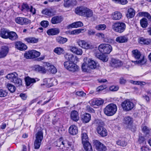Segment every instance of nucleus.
Here are the masks:
<instances>
[{"label": "nucleus", "instance_id": "61", "mask_svg": "<svg viewBox=\"0 0 151 151\" xmlns=\"http://www.w3.org/2000/svg\"><path fill=\"white\" fill-rule=\"evenodd\" d=\"M138 142L140 144H145V141L144 137L143 136L139 137L138 139Z\"/></svg>", "mask_w": 151, "mask_h": 151}, {"label": "nucleus", "instance_id": "53", "mask_svg": "<svg viewBox=\"0 0 151 151\" xmlns=\"http://www.w3.org/2000/svg\"><path fill=\"white\" fill-rule=\"evenodd\" d=\"M117 145L123 147L127 145V142L124 140H119L116 142Z\"/></svg>", "mask_w": 151, "mask_h": 151}, {"label": "nucleus", "instance_id": "40", "mask_svg": "<svg viewBox=\"0 0 151 151\" xmlns=\"http://www.w3.org/2000/svg\"><path fill=\"white\" fill-rule=\"evenodd\" d=\"M84 148L86 151H93L91 145L89 142H86L83 144Z\"/></svg>", "mask_w": 151, "mask_h": 151}, {"label": "nucleus", "instance_id": "26", "mask_svg": "<svg viewBox=\"0 0 151 151\" xmlns=\"http://www.w3.org/2000/svg\"><path fill=\"white\" fill-rule=\"evenodd\" d=\"M71 118L72 120L75 122L78 121L79 119L78 112L75 110L72 111L70 114Z\"/></svg>", "mask_w": 151, "mask_h": 151}, {"label": "nucleus", "instance_id": "20", "mask_svg": "<svg viewBox=\"0 0 151 151\" xmlns=\"http://www.w3.org/2000/svg\"><path fill=\"white\" fill-rule=\"evenodd\" d=\"M122 17V14L118 11L113 12L111 15L112 19L114 20H117L120 19Z\"/></svg>", "mask_w": 151, "mask_h": 151}, {"label": "nucleus", "instance_id": "42", "mask_svg": "<svg viewBox=\"0 0 151 151\" xmlns=\"http://www.w3.org/2000/svg\"><path fill=\"white\" fill-rule=\"evenodd\" d=\"M83 26V23L80 21L74 22L70 25V26L72 28H77Z\"/></svg>", "mask_w": 151, "mask_h": 151}, {"label": "nucleus", "instance_id": "64", "mask_svg": "<svg viewBox=\"0 0 151 151\" xmlns=\"http://www.w3.org/2000/svg\"><path fill=\"white\" fill-rule=\"evenodd\" d=\"M96 33V31L93 29H89L88 30V36L94 35Z\"/></svg>", "mask_w": 151, "mask_h": 151}, {"label": "nucleus", "instance_id": "19", "mask_svg": "<svg viewBox=\"0 0 151 151\" xmlns=\"http://www.w3.org/2000/svg\"><path fill=\"white\" fill-rule=\"evenodd\" d=\"M46 66L47 68V70L49 72L52 74H55L57 72V70L55 67L51 64L46 63Z\"/></svg>", "mask_w": 151, "mask_h": 151}, {"label": "nucleus", "instance_id": "15", "mask_svg": "<svg viewBox=\"0 0 151 151\" xmlns=\"http://www.w3.org/2000/svg\"><path fill=\"white\" fill-rule=\"evenodd\" d=\"M84 60H86L91 69H95L96 68V62L91 59L85 58L84 59Z\"/></svg>", "mask_w": 151, "mask_h": 151}, {"label": "nucleus", "instance_id": "54", "mask_svg": "<svg viewBox=\"0 0 151 151\" xmlns=\"http://www.w3.org/2000/svg\"><path fill=\"white\" fill-rule=\"evenodd\" d=\"M130 82L134 84L140 85L141 86L145 85V83L142 81H135L133 80H131Z\"/></svg>", "mask_w": 151, "mask_h": 151}, {"label": "nucleus", "instance_id": "30", "mask_svg": "<svg viewBox=\"0 0 151 151\" xmlns=\"http://www.w3.org/2000/svg\"><path fill=\"white\" fill-rule=\"evenodd\" d=\"M81 118L83 122L87 123L91 120V115L90 114L86 113L83 114L81 116Z\"/></svg>", "mask_w": 151, "mask_h": 151}, {"label": "nucleus", "instance_id": "35", "mask_svg": "<svg viewBox=\"0 0 151 151\" xmlns=\"http://www.w3.org/2000/svg\"><path fill=\"white\" fill-rule=\"evenodd\" d=\"M18 38V36L15 32L12 31L9 32L8 38L12 40H14Z\"/></svg>", "mask_w": 151, "mask_h": 151}, {"label": "nucleus", "instance_id": "23", "mask_svg": "<svg viewBox=\"0 0 151 151\" xmlns=\"http://www.w3.org/2000/svg\"><path fill=\"white\" fill-rule=\"evenodd\" d=\"M83 63L81 66V69L82 71L84 72H90L91 71V69L87 64L86 60H84Z\"/></svg>", "mask_w": 151, "mask_h": 151}, {"label": "nucleus", "instance_id": "21", "mask_svg": "<svg viewBox=\"0 0 151 151\" xmlns=\"http://www.w3.org/2000/svg\"><path fill=\"white\" fill-rule=\"evenodd\" d=\"M60 30L57 28H51L48 29L47 33L49 35H54L59 33Z\"/></svg>", "mask_w": 151, "mask_h": 151}, {"label": "nucleus", "instance_id": "63", "mask_svg": "<svg viewBox=\"0 0 151 151\" xmlns=\"http://www.w3.org/2000/svg\"><path fill=\"white\" fill-rule=\"evenodd\" d=\"M97 99H92L89 102L91 106H97Z\"/></svg>", "mask_w": 151, "mask_h": 151}, {"label": "nucleus", "instance_id": "8", "mask_svg": "<svg viewBox=\"0 0 151 151\" xmlns=\"http://www.w3.org/2000/svg\"><path fill=\"white\" fill-rule=\"evenodd\" d=\"M40 55V52L35 50H32L26 52L24 54V56L27 59L33 58L38 57Z\"/></svg>", "mask_w": 151, "mask_h": 151}, {"label": "nucleus", "instance_id": "22", "mask_svg": "<svg viewBox=\"0 0 151 151\" xmlns=\"http://www.w3.org/2000/svg\"><path fill=\"white\" fill-rule=\"evenodd\" d=\"M24 41L27 42V44H34L38 42V39L34 37H27L24 39Z\"/></svg>", "mask_w": 151, "mask_h": 151}, {"label": "nucleus", "instance_id": "58", "mask_svg": "<svg viewBox=\"0 0 151 151\" xmlns=\"http://www.w3.org/2000/svg\"><path fill=\"white\" fill-rule=\"evenodd\" d=\"M142 15L146 17L149 20L151 21V16L150 14L147 12H142Z\"/></svg>", "mask_w": 151, "mask_h": 151}, {"label": "nucleus", "instance_id": "50", "mask_svg": "<svg viewBox=\"0 0 151 151\" xmlns=\"http://www.w3.org/2000/svg\"><path fill=\"white\" fill-rule=\"evenodd\" d=\"M42 141L35 139L34 142V147L35 149H39L41 144Z\"/></svg>", "mask_w": 151, "mask_h": 151}, {"label": "nucleus", "instance_id": "2", "mask_svg": "<svg viewBox=\"0 0 151 151\" xmlns=\"http://www.w3.org/2000/svg\"><path fill=\"white\" fill-rule=\"evenodd\" d=\"M126 28L125 23L122 22H114L111 26V29L114 31L119 33L123 32L125 30Z\"/></svg>", "mask_w": 151, "mask_h": 151}, {"label": "nucleus", "instance_id": "52", "mask_svg": "<svg viewBox=\"0 0 151 151\" xmlns=\"http://www.w3.org/2000/svg\"><path fill=\"white\" fill-rule=\"evenodd\" d=\"M29 7L28 5L26 3H24L22 6V9H21L22 11L25 10L26 11H29Z\"/></svg>", "mask_w": 151, "mask_h": 151}, {"label": "nucleus", "instance_id": "13", "mask_svg": "<svg viewBox=\"0 0 151 151\" xmlns=\"http://www.w3.org/2000/svg\"><path fill=\"white\" fill-rule=\"evenodd\" d=\"M9 51V48L6 46H3L0 50V58L5 57L7 55Z\"/></svg>", "mask_w": 151, "mask_h": 151}, {"label": "nucleus", "instance_id": "11", "mask_svg": "<svg viewBox=\"0 0 151 151\" xmlns=\"http://www.w3.org/2000/svg\"><path fill=\"white\" fill-rule=\"evenodd\" d=\"M16 22L21 25L27 24L29 23V19L26 18L18 17L15 19Z\"/></svg>", "mask_w": 151, "mask_h": 151}, {"label": "nucleus", "instance_id": "24", "mask_svg": "<svg viewBox=\"0 0 151 151\" xmlns=\"http://www.w3.org/2000/svg\"><path fill=\"white\" fill-rule=\"evenodd\" d=\"M69 132L72 135H75L78 132L77 127L75 125H71L69 128Z\"/></svg>", "mask_w": 151, "mask_h": 151}, {"label": "nucleus", "instance_id": "10", "mask_svg": "<svg viewBox=\"0 0 151 151\" xmlns=\"http://www.w3.org/2000/svg\"><path fill=\"white\" fill-rule=\"evenodd\" d=\"M77 42L79 46L84 49H91L92 47V45H90L84 40H78Z\"/></svg>", "mask_w": 151, "mask_h": 151}, {"label": "nucleus", "instance_id": "59", "mask_svg": "<svg viewBox=\"0 0 151 151\" xmlns=\"http://www.w3.org/2000/svg\"><path fill=\"white\" fill-rule=\"evenodd\" d=\"M40 25L44 28H46L49 25V22L47 21H43L40 22Z\"/></svg>", "mask_w": 151, "mask_h": 151}, {"label": "nucleus", "instance_id": "6", "mask_svg": "<svg viewBox=\"0 0 151 151\" xmlns=\"http://www.w3.org/2000/svg\"><path fill=\"white\" fill-rule=\"evenodd\" d=\"M68 61H66L64 63L65 68L70 71L75 72L78 69V66L74 63Z\"/></svg>", "mask_w": 151, "mask_h": 151}, {"label": "nucleus", "instance_id": "46", "mask_svg": "<svg viewBox=\"0 0 151 151\" xmlns=\"http://www.w3.org/2000/svg\"><path fill=\"white\" fill-rule=\"evenodd\" d=\"M81 137L83 144L85 143H86V142H88V136L86 133H82L81 134Z\"/></svg>", "mask_w": 151, "mask_h": 151}, {"label": "nucleus", "instance_id": "51", "mask_svg": "<svg viewBox=\"0 0 151 151\" xmlns=\"http://www.w3.org/2000/svg\"><path fill=\"white\" fill-rule=\"evenodd\" d=\"M7 87L8 90L12 93L14 92L16 90V87L14 85L10 84H8L7 85Z\"/></svg>", "mask_w": 151, "mask_h": 151}, {"label": "nucleus", "instance_id": "36", "mask_svg": "<svg viewBox=\"0 0 151 151\" xmlns=\"http://www.w3.org/2000/svg\"><path fill=\"white\" fill-rule=\"evenodd\" d=\"M42 13L43 14L49 16H52L54 14L52 9H47L42 10Z\"/></svg>", "mask_w": 151, "mask_h": 151}, {"label": "nucleus", "instance_id": "28", "mask_svg": "<svg viewBox=\"0 0 151 151\" xmlns=\"http://www.w3.org/2000/svg\"><path fill=\"white\" fill-rule=\"evenodd\" d=\"M65 59L68 61L74 62L75 57L74 55L70 53H66L64 55Z\"/></svg>", "mask_w": 151, "mask_h": 151}, {"label": "nucleus", "instance_id": "25", "mask_svg": "<svg viewBox=\"0 0 151 151\" xmlns=\"http://www.w3.org/2000/svg\"><path fill=\"white\" fill-rule=\"evenodd\" d=\"M93 15V12L92 10L86 7L83 16L89 18L92 17Z\"/></svg>", "mask_w": 151, "mask_h": 151}, {"label": "nucleus", "instance_id": "57", "mask_svg": "<svg viewBox=\"0 0 151 151\" xmlns=\"http://www.w3.org/2000/svg\"><path fill=\"white\" fill-rule=\"evenodd\" d=\"M77 1L76 0H72L70 1L69 3L68 4L67 6V7H68L71 6H75L77 4Z\"/></svg>", "mask_w": 151, "mask_h": 151}, {"label": "nucleus", "instance_id": "31", "mask_svg": "<svg viewBox=\"0 0 151 151\" xmlns=\"http://www.w3.org/2000/svg\"><path fill=\"white\" fill-rule=\"evenodd\" d=\"M9 32L7 29H1L0 32V36L2 38L7 39Z\"/></svg>", "mask_w": 151, "mask_h": 151}, {"label": "nucleus", "instance_id": "49", "mask_svg": "<svg viewBox=\"0 0 151 151\" xmlns=\"http://www.w3.org/2000/svg\"><path fill=\"white\" fill-rule=\"evenodd\" d=\"M54 51L58 55H60L63 53L64 50L61 47H57L54 49Z\"/></svg>", "mask_w": 151, "mask_h": 151}, {"label": "nucleus", "instance_id": "1", "mask_svg": "<svg viewBox=\"0 0 151 151\" xmlns=\"http://www.w3.org/2000/svg\"><path fill=\"white\" fill-rule=\"evenodd\" d=\"M94 123L97 127V133L102 137L106 136L107 135V132L103 126L104 124V122L101 120L97 119L95 120Z\"/></svg>", "mask_w": 151, "mask_h": 151}, {"label": "nucleus", "instance_id": "60", "mask_svg": "<svg viewBox=\"0 0 151 151\" xmlns=\"http://www.w3.org/2000/svg\"><path fill=\"white\" fill-rule=\"evenodd\" d=\"M132 66V64L130 62L128 61L126 63H124L123 65V67L126 68L128 70Z\"/></svg>", "mask_w": 151, "mask_h": 151}, {"label": "nucleus", "instance_id": "45", "mask_svg": "<svg viewBox=\"0 0 151 151\" xmlns=\"http://www.w3.org/2000/svg\"><path fill=\"white\" fill-rule=\"evenodd\" d=\"M86 31V29H77L71 31V34L75 35H78L80 33L83 32H82L83 31L85 32Z\"/></svg>", "mask_w": 151, "mask_h": 151}, {"label": "nucleus", "instance_id": "62", "mask_svg": "<svg viewBox=\"0 0 151 151\" xmlns=\"http://www.w3.org/2000/svg\"><path fill=\"white\" fill-rule=\"evenodd\" d=\"M118 86H112L109 87V90L112 91H117L119 89Z\"/></svg>", "mask_w": 151, "mask_h": 151}, {"label": "nucleus", "instance_id": "55", "mask_svg": "<svg viewBox=\"0 0 151 151\" xmlns=\"http://www.w3.org/2000/svg\"><path fill=\"white\" fill-rule=\"evenodd\" d=\"M99 39H103V40L105 38V35L102 33H97L95 35Z\"/></svg>", "mask_w": 151, "mask_h": 151}, {"label": "nucleus", "instance_id": "9", "mask_svg": "<svg viewBox=\"0 0 151 151\" xmlns=\"http://www.w3.org/2000/svg\"><path fill=\"white\" fill-rule=\"evenodd\" d=\"M15 47L20 51H24L27 48V45L22 42L19 41L15 42Z\"/></svg>", "mask_w": 151, "mask_h": 151}, {"label": "nucleus", "instance_id": "18", "mask_svg": "<svg viewBox=\"0 0 151 151\" xmlns=\"http://www.w3.org/2000/svg\"><path fill=\"white\" fill-rule=\"evenodd\" d=\"M95 145L96 149L98 151H105L106 150L105 145L98 141H96Z\"/></svg>", "mask_w": 151, "mask_h": 151}, {"label": "nucleus", "instance_id": "33", "mask_svg": "<svg viewBox=\"0 0 151 151\" xmlns=\"http://www.w3.org/2000/svg\"><path fill=\"white\" fill-rule=\"evenodd\" d=\"M18 75L16 73H12L8 74L6 77L10 81L13 82L14 80H15L17 78Z\"/></svg>", "mask_w": 151, "mask_h": 151}, {"label": "nucleus", "instance_id": "34", "mask_svg": "<svg viewBox=\"0 0 151 151\" xmlns=\"http://www.w3.org/2000/svg\"><path fill=\"white\" fill-rule=\"evenodd\" d=\"M124 123L129 126L131 125L133 123V119L129 116L125 117L124 119Z\"/></svg>", "mask_w": 151, "mask_h": 151}, {"label": "nucleus", "instance_id": "44", "mask_svg": "<svg viewBox=\"0 0 151 151\" xmlns=\"http://www.w3.org/2000/svg\"><path fill=\"white\" fill-rule=\"evenodd\" d=\"M142 130L147 137H149L151 136V130H149L147 127H144L142 129Z\"/></svg>", "mask_w": 151, "mask_h": 151}, {"label": "nucleus", "instance_id": "12", "mask_svg": "<svg viewBox=\"0 0 151 151\" xmlns=\"http://www.w3.org/2000/svg\"><path fill=\"white\" fill-rule=\"evenodd\" d=\"M110 64L111 66L114 68L119 67L122 65V62L119 60L112 58L110 61Z\"/></svg>", "mask_w": 151, "mask_h": 151}, {"label": "nucleus", "instance_id": "3", "mask_svg": "<svg viewBox=\"0 0 151 151\" xmlns=\"http://www.w3.org/2000/svg\"><path fill=\"white\" fill-rule=\"evenodd\" d=\"M132 56L136 59H139L141 57L142 59L138 61L134 62L135 64H139V65H143L146 63V59L145 58V56H142L140 52L137 50H133L132 51Z\"/></svg>", "mask_w": 151, "mask_h": 151}, {"label": "nucleus", "instance_id": "29", "mask_svg": "<svg viewBox=\"0 0 151 151\" xmlns=\"http://www.w3.org/2000/svg\"><path fill=\"white\" fill-rule=\"evenodd\" d=\"M85 8V6H83L78 7L76 8L75 12L76 14L79 15L83 16Z\"/></svg>", "mask_w": 151, "mask_h": 151}, {"label": "nucleus", "instance_id": "27", "mask_svg": "<svg viewBox=\"0 0 151 151\" xmlns=\"http://www.w3.org/2000/svg\"><path fill=\"white\" fill-rule=\"evenodd\" d=\"M63 18L61 16H56L52 17L51 19V22L53 24L60 23L63 21Z\"/></svg>", "mask_w": 151, "mask_h": 151}, {"label": "nucleus", "instance_id": "5", "mask_svg": "<svg viewBox=\"0 0 151 151\" xmlns=\"http://www.w3.org/2000/svg\"><path fill=\"white\" fill-rule=\"evenodd\" d=\"M99 51L102 54H109L112 51V46L109 44H102L98 47Z\"/></svg>", "mask_w": 151, "mask_h": 151}, {"label": "nucleus", "instance_id": "16", "mask_svg": "<svg viewBox=\"0 0 151 151\" xmlns=\"http://www.w3.org/2000/svg\"><path fill=\"white\" fill-rule=\"evenodd\" d=\"M39 79L37 78H32L28 76L25 78V81L27 86H32L36 81H39Z\"/></svg>", "mask_w": 151, "mask_h": 151}, {"label": "nucleus", "instance_id": "38", "mask_svg": "<svg viewBox=\"0 0 151 151\" xmlns=\"http://www.w3.org/2000/svg\"><path fill=\"white\" fill-rule=\"evenodd\" d=\"M57 142V145L58 146L60 147L62 145L63 146L67 147V141L63 140L62 138H60Z\"/></svg>", "mask_w": 151, "mask_h": 151}, {"label": "nucleus", "instance_id": "17", "mask_svg": "<svg viewBox=\"0 0 151 151\" xmlns=\"http://www.w3.org/2000/svg\"><path fill=\"white\" fill-rule=\"evenodd\" d=\"M128 38L126 35L120 36L117 37L116 39V41L119 43H124L127 42Z\"/></svg>", "mask_w": 151, "mask_h": 151}, {"label": "nucleus", "instance_id": "41", "mask_svg": "<svg viewBox=\"0 0 151 151\" xmlns=\"http://www.w3.org/2000/svg\"><path fill=\"white\" fill-rule=\"evenodd\" d=\"M140 22L141 26L143 28H146L148 26L147 20L145 18H143L141 19Z\"/></svg>", "mask_w": 151, "mask_h": 151}, {"label": "nucleus", "instance_id": "56", "mask_svg": "<svg viewBox=\"0 0 151 151\" xmlns=\"http://www.w3.org/2000/svg\"><path fill=\"white\" fill-rule=\"evenodd\" d=\"M8 93L5 90L0 89V97H4L7 95Z\"/></svg>", "mask_w": 151, "mask_h": 151}, {"label": "nucleus", "instance_id": "4", "mask_svg": "<svg viewBox=\"0 0 151 151\" xmlns=\"http://www.w3.org/2000/svg\"><path fill=\"white\" fill-rule=\"evenodd\" d=\"M117 110L116 105L114 104H110L107 105L104 109V114L107 116H110L115 114Z\"/></svg>", "mask_w": 151, "mask_h": 151}, {"label": "nucleus", "instance_id": "39", "mask_svg": "<svg viewBox=\"0 0 151 151\" xmlns=\"http://www.w3.org/2000/svg\"><path fill=\"white\" fill-rule=\"evenodd\" d=\"M151 42V40L149 39H145L143 37H141L139 38V42L141 44L149 45Z\"/></svg>", "mask_w": 151, "mask_h": 151}, {"label": "nucleus", "instance_id": "14", "mask_svg": "<svg viewBox=\"0 0 151 151\" xmlns=\"http://www.w3.org/2000/svg\"><path fill=\"white\" fill-rule=\"evenodd\" d=\"M37 132L35 134V139L42 141L43 139V132L40 127H38L36 129Z\"/></svg>", "mask_w": 151, "mask_h": 151}, {"label": "nucleus", "instance_id": "47", "mask_svg": "<svg viewBox=\"0 0 151 151\" xmlns=\"http://www.w3.org/2000/svg\"><path fill=\"white\" fill-rule=\"evenodd\" d=\"M106 27V25L105 24H99L96 25L95 28L98 30H104Z\"/></svg>", "mask_w": 151, "mask_h": 151}, {"label": "nucleus", "instance_id": "7", "mask_svg": "<svg viewBox=\"0 0 151 151\" xmlns=\"http://www.w3.org/2000/svg\"><path fill=\"white\" fill-rule=\"evenodd\" d=\"M122 105L123 110L126 111L131 110L134 106V104L128 100H125L122 102Z\"/></svg>", "mask_w": 151, "mask_h": 151}, {"label": "nucleus", "instance_id": "37", "mask_svg": "<svg viewBox=\"0 0 151 151\" xmlns=\"http://www.w3.org/2000/svg\"><path fill=\"white\" fill-rule=\"evenodd\" d=\"M35 68L36 71H38L41 73H45L47 71V70L44 67L39 65H36Z\"/></svg>", "mask_w": 151, "mask_h": 151}, {"label": "nucleus", "instance_id": "32", "mask_svg": "<svg viewBox=\"0 0 151 151\" xmlns=\"http://www.w3.org/2000/svg\"><path fill=\"white\" fill-rule=\"evenodd\" d=\"M135 10L132 8L128 9L127 13L126 14V16L128 18H131L133 17L135 14Z\"/></svg>", "mask_w": 151, "mask_h": 151}, {"label": "nucleus", "instance_id": "43", "mask_svg": "<svg viewBox=\"0 0 151 151\" xmlns=\"http://www.w3.org/2000/svg\"><path fill=\"white\" fill-rule=\"evenodd\" d=\"M68 39L66 38H64L61 36L57 37L56 41L58 43L61 44L65 43L67 42Z\"/></svg>", "mask_w": 151, "mask_h": 151}, {"label": "nucleus", "instance_id": "48", "mask_svg": "<svg viewBox=\"0 0 151 151\" xmlns=\"http://www.w3.org/2000/svg\"><path fill=\"white\" fill-rule=\"evenodd\" d=\"M17 86H20L22 85V81L20 78H17L15 80H14L13 82Z\"/></svg>", "mask_w": 151, "mask_h": 151}]
</instances>
